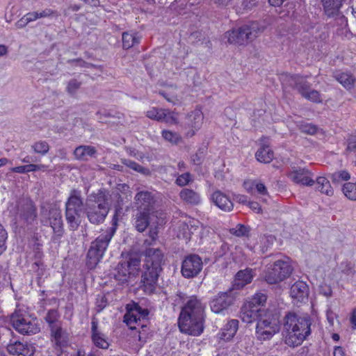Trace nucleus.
I'll return each instance as SVG.
<instances>
[{"label": "nucleus", "instance_id": "1", "mask_svg": "<svg viewBox=\"0 0 356 356\" xmlns=\"http://www.w3.org/2000/svg\"><path fill=\"white\" fill-rule=\"evenodd\" d=\"M204 305L196 296H191L183 306L178 325L181 332L199 336L204 331Z\"/></svg>", "mask_w": 356, "mask_h": 356}, {"label": "nucleus", "instance_id": "2", "mask_svg": "<svg viewBox=\"0 0 356 356\" xmlns=\"http://www.w3.org/2000/svg\"><path fill=\"white\" fill-rule=\"evenodd\" d=\"M312 321L309 316H301L294 312L287 313L283 319L282 334L289 346L301 345L311 334Z\"/></svg>", "mask_w": 356, "mask_h": 356}, {"label": "nucleus", "instance_id": "3", "mask_svg": "<svg viewBox=\"0 0 356 356\" xmlns=\"http://www.w3.org/2000/svg\"><path fill=\"white\" fill-rule=\"evenodd\" d=\"M145 259L141 276L143 287L146 293L155 292L158 278L162 271L163 253L159 248H147L144 252Z\"/></svg>", "mask_w": 356, "mask_h": 356}, {"label": "nucleus", "instance_id": "4", "mask_svg": "<svg viewBox=\"0 0 356 356\" xmlns=\"http://www.w3.org/2000/svg\"><path fill=\"white\" fill-rule=\"evenodd\" d=\"M111 209L110 195L104 189L90 194L86 200L85 213L89 222L93 225L104 222Z\"/></svg>", "mask_w": 356, "mask_h": 356}, {"label": "nucleus", "instance_id": "5", "mask_svg": "<svg viewBox=\"0 0 356 356\" xmlns=\"http://www.w3.org/2000/svg\"><path fill=\"white\" fill-rule=\"evenodd\" d=\"M113 225L103 231L95 241L91 243L88 252V266L90 268H95L104 256L108 244L116 231V218L114 216L113 218Z\"/></svg>", "mask_w": 356, "mask_h": 356}, {"label": "nucleus", "instance_id": "6", "mask_svg": "<svg viewBox=\"0 0 356 356\" xmlns=\"http://www.w3.org/2000/svg\"><path fill=\"white\" fill-rule=\"evenodd\" d=\"M264 30V26L257 22H253L227 31L224 38L227 39L229 44L247 45L254 40Z\"/></svg>", "mask_w": 356, "mask_h": 356}, {"label": "nucleus", "instance_id": "7", "mask_svg": "<svg viewBox=\"0 0 356 356\" xmlns=\"http://www.w3.org/2000/svg\"><path fill=\"white\" fill-rule=\"evenodd\" d=\"M83 207L81 191L72 189L65 203V218L69 228L72 231L76 230L81 222Z\"/></svg>", "mask_w": 356, "mask_h": 356}, {"label": "nucleus", "instance_id": "8", "mask_svg": "<svg viewBox=\"0 0 356 356\" xmlns=\"http://www.w3.org/2000/svg\"><path fill=\"white\" fill-rule=\"evenodd\" d=\"M283 85H286L297 90L305 99L314 103H321V94L316 90H311V85L302 76L297 74L282 73L280 77Z\"/></svg>", "mask_w": 356, "mask_h": 356}, {"label": "nucleus", "instance_id": "9", "mask_svg": "<svg viewBox=\"0 0 356 356\" xmlns=\"http://www.w3.org/2000/svg\"><path fill=\"white\" fill-rule=\"evenodd\" d=\"M280 330V323L278 316L271 312L266 310L261 313L256 326V337L259 341L270 339Z\"/></svg>", "mask_w": 356, "mask_h": 356}, {"label": "nucleus", "instance_id": "10", "mask_svg": "<svg viewBox=\"0 0 356 356\" xmlns=\"http://www.w3.org/2000/svg\"><path fill=\"white\" fill-rule=\"evenodd\" d=\"M292 271L293 268L288 260L278 259L266 266L264 280L270 284H277L289 277Z\"/></svg>", "mask_w": 356, "mask_h": 356}, {"label": "nucleus", "instance_id": "11", "mask_svg": "<svg viewBox=\"0 0 356 356\" xmlns=\"http://www.w3.org/2000/svg\"><path fill=\"white\" fill-rule=\"evenodd\" d=\"M10 322L15 330L20 334H35L40 332L37 319L21 311L11 314Z\"/></svg>", "mask_w": 356, "mask_h": 356}, {"label": "nucleus", "instance_id": "12", "mask_svg": "<svg viewBox=\"0 0 356 356\" xmlns=\"http://www.w3.org/2000/svg\"><path fill=\"white\" fill-rule=\"evenodd\" d=\"M140 266L138 257H130L129 260L120 262L112 273L114 278L121 282H125L131 275H138Z\"/></svg>", "mask_w": 356, "mask_h": 356}, {"label": "nucleus", "instance_id": "13", "mask_svg": "<svg viewBox=\"0 0 356 356\" xmlns=\"http://www.w3.org/2000/svg\"><path fill=\"white\" fill-rule=\"evenodd\" d=\"M149 314L147 309H143L137 303L127 305V312L124 316V322L130 327L131 329H136L134 324H138L141 318H146Z\"/></svg>", "mask_w": 356, "mask_h": 356}, {"label": "nucleus", "instance_id": "14", "mask_svg": "<svg viewBox=\"0 0 356 356\" xmlns=\"http://www.w3.org/2000/svg\"><path fill=\"white\" fill-rule=\"evenodd\" d=\"M202 268L201 258L196 254H191L182 262L181 273L184 277L190 278L196 276Z\"/></svg>", "mask_w": 356, "mask_h": 356}, {"label": "nucleus", "instance_id": "15", "mask_svg": "<svg viewBox=\"0 0 356 356\" xmlns=\"http://www.w3.org/2000/svg\"><path fill=\"white\" fill-rule=\"evenodd\" d=\"M266 310L261 308H257L252 306L245 302L241 308L240 318L243 322L246 323H252L261 317V313H264Z\"/></svg>", "mask_w": 356, "mask_h": 356}, {"label": "nucleus", "instance_id": "16", "mask_svg": "<svg viewBox=\"0 0 356 356\" xmlns=\"http://www.w3.org/2000/svg\"><path fill=\"white\" fill-rule=\"evenodd\" d=\"M233 301L234 298L229 293H220L210 302L211 311L219 314L227 309L233 303Z\"/></svg>", "mask_w": 356, "mask_h": 356}, {"label": "nucleus", "instance_id": "17", "mask_svg": "<svg viewBox=\"0 0 356 356\" xmlns=\"http://www.w3.org/2000/svg\"><path fill=\"white\" fill-rule=\"evenodd\" d=\"M203 120V113L199 109L194 110L187 115L186 124L190 129L186 133L188 137L193 136L196 131L201 128Z\"/></svg>", "mask_w": 356, "mask_h": 356}, {"label": "nucleus", "instance_id": "18", "mask_svg": "<svg viewBox=\"0 0 356 356\" xmlns=\"http://www.w3.org/2000/svg\"><path fill=\"white\" fill-rule=\"evenodd\" d=\"M135 203L139 211L149 213L154 204V197L149 191H140L135 196Z\"/></svg>", "mask_w": 356, "mask_h": 356}, {"label": "nucleus", "instance_id": "19", "mask_svg": "<svg viewBox=\"0 0 356 356\" xmlns=\"http://www.w3.org/2000/svg\"><path fill=\"white\" fill-rule=\"evenodd\" d=\"M289 177L296 184L303 186H312L314 184L312 172L305 168H300L290 172Z\"/></svg>", "mask_w": 356, "mask_h": 356}, {"label": "nucleus", "instance_id": "20", "mask_svg": "<svg viewBox=\"0 0 356 356\" xmlns=\"http://www.w3.org/2000/svg\"><path fill=\"white\" fill-rule=\"evenodd\" d=\"M49 221L54 231V237L60 238L64 233L60 211L56 209H50L49 211Z\"/></svg>", "mask_w": 356, "mask_h": 356}, {"label": "nucleus", "instance_id": "21", "mask_svg": "<svg viewBox=\"0 0 356 356\" xmlns=\"http://www.w3.org/2000/svg\"><path fill=\"white\" fill-rule=\"evenodd\" d=\"M8 352L14 355L32 356L34 353L33 346L21 341H15L7 346Z\"/></svg>", "mask_w": 356, "mask_h": 356}, {"label": "nucleus", "instance_id": "22", "mask_svg": "<svg viewBox=\"0 0 356 356\" xmlns=\"http://www.w3.org/2000/svg\"><path fill=\"white\" fill-rule=\"evenodd\" d=\"M290 295L293 300L303 302L307 299L309 287L305 282L298 281L291 286Z\"/></svg>", "mask_w": 356, "mask_h": 356}, {"label": "nucleus", "instance_id": "23", "mask_svg": "<svg viewBox=\"0 0 356 356\" xmlns=\"http://www.w3.org/2000/svg\"><path fill=\"white\" fill-rule=\"evenodd\" d=\"M97 154V149L91 145H79L73 152L75 159L82 161H88L89 158H95Z\"/></svg>", "mask_w": 356, "mask_h": 356}, {"label": "nucleus", "instance_id": "24", "mask_svg": "<svg viewBox=\"0 0 356 356\" xmlns=\"http://www.w3.org/2000/svg\"><path fill=\"white\" fill-rule=\"evenodd\" d=\"M212 202L224 211H231L234 204L229 198L220 191H215L211 195Z\"/></svg>", "mask_w": 356, "mask_h": 356}, {"label": "nucleus", "instance_id": "25", "mask_svg": "<svg viewBox=\"0 0 356 356\" xmlns=\"http://www.w3.org/2000/svg\"><path fill=\"white\" fill-rule=\"evenodd\" d=\"M91 332L92 340L94 344L98 348L107 349L109 344L104 334L98 330V323L95 320L92 321Z\"/></svg>", "mask_w": 356, "mask_h": 356}, {"label": "nucleus", "instance_id": "26", "mask_svg": "<svg viewBox=\"0 0 356 356\" xmlns=\"http://www.w3.org/2000/svg\"><path fill=\"white\" fill-rule=\"evenodd\" d=\"M254 276V271L251 268L239 270L235 276L234 286L238 289L243 288L252 282Z\"/></svg>", "mask_w": 356, "mask_h": 356}, {"label": "nucleus", "instance_id": "27", "mask_svg": "<svg viewBox=\"0 0 356 356\" xmlns=\"http://www.w3.org/2000/svg\"><path fill=\"white\" fill-rule=\"evenodd\" d=\"M238 327V320L233 319L229 321L218 334L219 339L223 341H229L232 339L236 334Z\"/></svg>", "mask_w": 356, "mask_h": 356}, {"label": "nucleus", "instance_id": "28", "mask_svg": "<svg viewBox=\"0 0 356 356\" xmlns=\"http://www.w3.org/2000/svg\"><path fill=\"white\" fill-rule=\"evenodd\" d=\"M179 197L187 204L198 205L201 202L200 194L191 188H183L179 193Z\"/></svg>", "mask_w": 356, "mask_h": 356}, {"label": "nucleus", "instance_id": "29", "mask_svg": "<svg viewBox=\"0 0 356 356\" xmlns=\"http://www.w3.org/2000/svg\"><path fill=\"white\" fill-rule=\"evenodd\" d=\"M344 0H321L325 14L328 17L339 15V9Z\"/></svg>", "mask_w": 356, "mask_h": 356}, {"label": "nucleus", "instance_id": "30", "mask_svg": "<svg viewBox=\"0 0 356 356\" xmlns=\"http://www.w3.org/2000/svg\"><path fill=\"white\" fill-rule=\"evenodd\" d=\"M258 161L264 163H269L274 158V153L268 145L263 144L255 153Z\"/></svg>", "mask_w": 356, "mask_h": 356}, {"label": "nucleus", "instance_id": "31", "mask_svg": "<svg viewBox=\"0 0 356 356\" xmlns=\"http://www.w3.org/2000/svg\"><path fill=\"white\" fill-rule=\"evenodd\" d=\"M334 79L339 81L344 88L351 89L354 87L355 79L350 74L336 71L334 72Z\"/></svg>", "mask_w": 356, "mask_h": 356}, {"label": "nucleus", "instance_id": "32", "mask_svg": "<svg viewBox=\"0 0 356 356\" xmlns=\"http://www.w3.org/2000/svg\"><path fill=\"white\" fill-rule=\"evenodd\" d=\"M149 213L146 211H139L135 218V227L139 232H144L149 224Z\"/></svg>", "mask_w": 356, "mask_h": 356}, {"label": "nucleus", "instance_id": "33", "mask_svg": "<svg viewBox=\"0 0 356 356\" xmlns=\"http://www.w3.org/2000/svg\"><path fill=\"white\" fill-rule=\"evenodd\" d=\"M316 188L321 193H324L328 196H332L334 191L331 186L330 181L325 177H318L316 181Z\"/></svg>", "mask_w": 356, "mask_h": 356}, {"label": "nucleus", "instance_id": "34", "mask_svg": "<svg viewBox=\"0 0 356 356\" xmlns=\"http://www.w3.org/2000/svg\"><path fill=\"white\" fill-rule=\"evenodd\" d=\"M176 88V86H170L165 90L159 91V94L163 97L168 102L175 105L179 102V99L175 92Z\"/></svg>", "mask_w": 356, "mask_h": 356}, {"label": "nucleus", "instance_id": "35", "mask_svg": "<svg viewBox=\"0 0 356 356\" xmlns=\"http://www.w3.org/2000/svg\"><path fill=\"white\" fill-rule=\"evenodd\" d=\"M46 166L44 165L28 164L25 165H20L14 167L11 169L12 172L17 173H26L29 172H35L38 170H44Z\"/></svg>", "mask_w": 356, "mask_h": 356}, {"label": "nucleus", "instance_id": "36", "mask_svg": "<svg viewBox=\"0 0 356 356\" xmlns=\"http://www.w3.org/2000/svg\"><path fill=\"white\" fill-rule=\"evenodd\" d=\"M140 38L136 34L124 33L122 34V46L124 49H128L139 43Z\"/></svg>", "mask_w": 356, "mask_h": 356}, {"label": "nucleus", "instance_id": "37", "mask_svg": "<svg viewBox=\"0 0 356 356\" xmlns=\"http://www.w3.org/2000/svg\"><path fill=\"white\" fill-rule=\"evenodd\" d=\"M31 147L35 153L42 156L47 154L50 148L48 143L44 140L36 141L31 145Z\"/></svg>", "mask_w": 356, "mask_h": 356}, {"label": "nucleus", "instance_id": "38", "mask_svg": "<svg viewBox=\"0 0 356 356\" xmlns=\"http://www.w3.org/2000/svg\"><path fill=\"white\" fill-rule=\"evenodd\" d=\"M267 296L265 293H255L250 300L246 302L250 304L252 306L256 307L257 308H261V307L264 306L266 302Z\"/></svg>", "mask_w": 356, "mask_h": 356}, {"label": "nucleus", "instance_id": "39", "mask_svg": "<svg viewBox=\"0 0 356 356\" xmlns=\"http://www.w3.org/2000/svg\"><path fill=\"white\" fill-rule=\"evenodd\" d=\"M122 163L128 168L136 172H140L141 174L146 175H150V171L148 168L143 167L134 161L129 159H122Z\"/></svg>", "mask_w": 356, "mask_h": 356}, {"label": "nucleus", "instance_id": "40", "mask_svg": "<svg viewBox=\"0 0 356 356\" xmlns=\"http://www.w3.org/2000/svg\"><path fill=\"white\" fill-rule=\"evenodd\" d=\"M162 136L166 141H168L173 145H177L181 142L182 140L179 134L168 130H163L162 131Z\"/></svg>", "mask_w": 356, "mask_h": 356}, {"label": "nucleus", "instance_id": "41", "mask_svg": "<svg viewBox=\"0 0 356 356\" xmlns=\"http://www.w3.org/2000/svg\"><path fill=\"white\" fill-rule=\"evenodd\" d=\"M29 16L31 17L32 22L42 17H50L53 15L58 16L56 11L49 8H47L41 12H31L29 13Z\"/></svg>", "mask_w": 356, "mask_h": 356}, {"label": "nucleus", "instance_id": "42", "mask_svg": "<svg viewBox=\"0 0 356 356\" xmlns=\"http://www.w3.org/2000/svg\"><path fill=\"white\" fill-rule=\"evenodd\" d=\"M81 85L82 83L81 81L76 79H72L67 83L66 92L70 96L74 97L76 95L77 91L80 89Z\"/></svg>", "mask_w": 356, "mask_h": 356}, {"label": "nucleus", "instance_id": "43", "mask_svg": "<svg viewBox=\"0 0 356 356\" xmlns=\"http://www.w3.org/2000/svg\"><path fill=\"white\" fill-rule=\"evenodd\" d=\"M146 116L151 120L161 122L164 118V109L153 107L147 111Z\"/></svg>", "mask_w": 356, "mask_h": 356}, {"label": "nucleus", "instance_id": "44", "mask_svg": "<svg viewBox=\"0 0 356 356\" xmlns=\"http://www.w3.org/2000/svg\"><path fill=\"white\" fill-rule=\"evenodd\" d=\"M343 194L351 200H356V183L348 182L343 185Z\"/></svg>", "mask_w": 356, "mask_h": 356}, {"label": "nucleus", "instance_id": "45", "mask_svg": "<svg viewBox=\"0 0 356 356\" xmlns=\"http://www.w3.org/2000/svg\"><path fill=\"white\" fill-rule=\"evenodd\" d=\"M22 216L28 222H31L36 218L35 207L32 204H26L25 211Z\"/></svg>", "mask_w": 356, "mask_h": 356}, {"label": "nucleus", "instance_id": "46", "mask_svg": "<svg viewBox=\"0 0 356 356\" xmlns=\"http://www.w3.org/2000/svg\"><path fill=\"white\" fill-rule=\"evenodd\" d=\"M230 232L236 236H247L250 232V227L238 224L235 227L230 229Z\"/></svg>", "mask_w": 356, "mask_h": 356}, {"label": "nucleus", "instance_id": "47", "mask_svg": "<svg viewBox=\"0 0 356 356\" xmlns=\"http://www.w3.org/2000/svg\"><path fill=\"white\" fill-rule=\"evenodd\" d=\"M58 313L56 309L49 310L47 312V316H45V320L49 323L51 327L57 325L56 322L58 321Z\"/></svg>", "mask_w": 356, "mask_h": 356}, {"label": "nucleus", "instance_id": "48", "mask_svg": "<svg viewBox=\"0 0 356 356\" xmlns=\"http://www.w3.org/2000/svg\"><path fill=\"white\" fill-rule=\"evenodd\" d=\"M164 118L161 122H164L167 124H173L177 123V114L167 109H164Z\"/></svg>", "mask_w": 356, "mask_h": 356}, {"label": "nucleus", "instance_id": "49", "mask_svg": "<svg viewBox=\"0 0 356 356\" xmlns=\"http://www.w3.org/2000/svg\"><path fill=\"white\" fill-rule=\"evenodd\" d=\"M350 174L345 170L336 172L331 175V179L333 182H340L341 181H346L350 179Z\"/></svg>", "mask_w": 356, "mask_h": 356}, {"label": "nucleus", "instance_id": "50", "mask_svg": "<svg viewBox=\"0 0 356 356\" xmlns=\"http://www.w3.org/2000/svg\"><path fill=\"white\" fill-rule=\"evenodd\" d=\"M33 269H35L37 268L36 273H37V279H38V283L39 285H40L41 282H42V276L44 273V268L43 264L40 261H36L33 263L32 266Z\"/></svg>", "mask_w": 356, "mask_h": 356}, {"label": "nucleus", "instance_id": "51", "mask_svg": "<svg viewBox=\"0 0 356 356\" xmlns=\"http://www.w3.org/2000/svg\"><path fill=\"white\" fill-rule=\"evenodd\" d=\"M192 181L191 175L189 172H185L179 175L175 181L179 186H185Z\"/></svg>", "mask_w": 356, "mask_h": 356}, {"label": "nucleus", "instance_id": "52", "mask_svg": "<svg viewBox=\"0 0 356 356\" xmlns=\"http://www.w3.org/2000/svg\"><path fill=\"white\" fill-rule=\"evenodd\" d=\"M6 238L7 233L2 227V225L0 224V255L4 252V250L6 248L5 245Z\"/></svg>", "mask_w": 356, "mask_h": 356}, {"label": "nucleus", "instance_id": "53", "mask_svg": "<svg viewBox=\"0 0 356 356\" xmlns=\"http://www.w3.org/2000/svg\"><path fill=\"white\" fill-rule=\"evenodd\" d=\"M107 298L104 294L98 295L96 299V306L98 308V312L102 311L107 305Z\"/></svg>", "mask_w": 356, "mask_h": 356}, {"label": "nucleus", "instance_id": "54", "mask_svg": "<svg viewBox=\"0 0 356 356\" xmlns=\"http://www.w3.org/2000/svg\"><path fill=\"white\" fill-rule=\"evenodd\" d=\"M51 335L54 337L56 343H61L62 338V330L58 325L54 326L51 327Z\"/></svg>", "mask_w": 356, "mask_h": 356}, {"label": "nucleus", "instance_id": "55", "mask_svg": "<svg viewBox=\"0 0 356 356\" xmlns=\"http://www.w3.org/2000/svg\"><path fill=\"white\" fill-rule=\"evenodd\" d=\"M300 130L304 133L313 135L316 133L317 127L312 124H305L301 125Z\"/></svg>", "mask_w": 356, "mask_h": 356}, {"label": "nucleus", "instance_id": "56", "mask_svg": "<svg viewBox=\"0 0 356 356\" xmlns=\"http://www.w3.org/2000/svg\"><path fill=\"white\" fill-rule=\"evenodd\" d=\"M179 227H181L183 229V232L181 234H178L177 237L178 238H183L188 239L190 238L191 233L188 230V226L186 223L184 222H180Z\"/></svg>", "mask_w": 356, "mask_h": 356}, {"label": "nucleus", "instance_id": "57", "mask_svg": "<svg viewBox=\"0 0 356 356\" xmlns=\"http://www.w3.org/2000/svg\"><path fill=\"white\" fill-rule=\"evenodd\" d=\"M67 63L70 64L74 63L76 65H79L82 67H89L94 66V65L88 63L81 58L70 59L67 60Z\"/></svg>", "mask_w": 356, "mask_h": 356}, {"label": "nucleus", "instance_id": "58", "mask_svg": "<svg viewBox=\"0 0 356 356\" xmlns=\"http://www.w3.org/2000/svg\"><path fill=\"white\" fill-rule=\"evenodd\" d=\"M29 13L24 15L16 23V26L19 29L25 27L29 22H31V17L29 16Z\"/></svg>", "mask_w": 356, "mask_h": 356}, {"label": "nucleus", "instance_id": "59", "mask_svg": "<svg viewBox=\"0 0 356 356\" xmlns=\"http://www.w3.org/2000/svg\"><path fill=\"white\" fill-rule=\"evenodd\" d=\"M203 157H204L203 151H201L200 149H199L197 153H195V154H193L191 156V159L194 164L200 165L202 162Z\"/></svg>", "mask_w": 356, "mask_h": 356}, {"label": "nucleus", "instance_id": "60", "mask_svg": "<svg viewBox=\"0 0 356 356\" xmlns=\"http://www.w3.org/2000/svg\"><path fill=\"white\" fill-rule=\"evenodd\" d=\"M259 0H243L242 6L243 9L249 10L256 6Z\"/></svg>", "mask_w": 356, "mask_h": 356}, {"label": "nucleus", "instance_id": "61", "mask_svg": "<svg viewBox=\"0 0 356 356\" xmlns=\"http://www.w3.org/2000/svg\"><path fill=\"white\" fill-rule=\"evenodd\" d=\"M327 319L330 325H333L337 315L330 309H328L326 312Z\"/></svg>", "mask_w": 356, "mask_h": 356}, {"label": "nucleus", "instance_id": "62", "mask_svg": "<svg viewBox=\"0 0 356 356\" xmlns=\"http://www.w3.org/2000/svg\"><path fill=\"white\" fill-rule=\"evenodd\" d=\"M248 205L249 207L254 212L256 213H260L261 211V206L257 202L250 201L248 202Z\"/></svg>", "mask_w": 356, "mask_h": 356}, {"label": "nucleus", "instance_id": "63", "mask_svg": "<svg viewBox=\"0 0 356 356\" xmlns=\"http://www.w3.org/2000/svg\"><path fill=\"white\" fill-rule=\"evenodd\" d=\"M39 243H37L33 248L34 257L38 259H40L43 255Z\"/></svg>", "mask_w": 356, "mask_h": 356}, {"label": "nucleus", "instance_id": "64", "mask_svg": "<svg viewBox=\"0 0 356 356\" xmlns=\"http://www.w3.org/2000/svg\"><path fill=\"white\" fill-rule=\"evenodd\" d=\"M356 149V136H352L348 140L347 150L354 151Z\"/></svg>", "mask_w": 356, "mask_h": 356}]
</instances>
